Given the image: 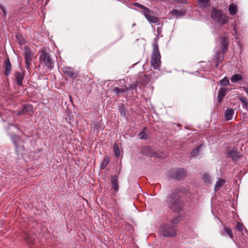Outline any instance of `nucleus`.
Segmentation results:
<instances>
[{
	"label": "nucleus",
	"instance_id": "nucleus-9",
	"mask_svg": "<svg viewBox=\"0 0 248 248\" xmlns=\"http://www.w3.org/2000/svg\"><path fill=\"white\" fill-rule=\"evenodd\" d=\"M24 57L26 62V68L29 70L32 60V53L30 47L25 46L24 48Z\"/></svg>",
	"mask_w": 248,
	"mask_h": 248
},
{
	"label": "nucleus",
	"instance_id": "nucleus-34",
	"mask_svg": "<svg viewBox=\"0 0 248 248\" xmlns=\"http://www.w3.org/2000/svg\"><path fill=\"white\" fill-rule=\"evenodd\" d=\"M25 112H31L33 111V106L31 105H27L23 107Z\"/></svg>",
	"mask_w": 248,
	"mask_h": 248
},
{
	"label": "nucleus",
	"instance_id": "nucleus-2",
	"mask_svg": "<svg viewBox=\"0 0 248 248\" xmlns=\"http://www.w3.org/2000/svg\"><path fill=\"white\" fill-rule=\"evenodd\" d=\"M159 38V35H157L154 40L153 53L151 60V64L155 70L158 69L161 65V56L158 45Z\"/></svg>",
	"mask_w": 248,
	"mask_h": 248
},
{
	"label": "nucleus",
	"instance_id": "nucleus-3",
	"mask_svg": "<svg viewBox=\"0 0 248 248\" xmlns=\"http://www.w3.org/2000/svg\"><path fill=\"white\" fill-rule=\"evenodd\" d=\"M211 17L213 21L220 26L227 24L229 21V17L224 13L221 9L213 8L211 12Z\"/></svg>",
	"mask_w": 248,
	"mask_h": 248
},
{
	"label": "nucleus",
	"instance_id": "nucleus-44",
	"mask_svg": "<svg viewBox=\"0 0 248 248\" xmlns=\"http://www.w3.org/2000/svg\"><path fill=\"white\" fill-rule=\"evenodd\" d=\"M149 150H150V148L149 147H145V148H144V151H149Z\"/></svg>",
	"mask_w": 248,
	"mask_h": 248
},
{
	"label": "nucleus",
	"instance_id": "nucleus-36",
	"mask_svg": "<svg viewBox=\"0 0 248 248\" xmlns=\"http://www.w3.org/2000/svg\"><path fill=\"white\" fill-rule=\"evenodd\" d=\"M239 100L243 103V107L248 109V102L245 97H241Z\"/></svg>",
	"mask_w": 248,
	"mask_h": 248
},
{
	"label": "nucleus",
	"instance_id": "nucleus-45",
	"mask_svg": "<svg viewBox=\"0 0 248 248\" xmlns=\"http://www.w3.org/2000/svg\"><path fill=\"white\" fill-rule=\"evenodd\" d=\"M233 30L235 31V33H236V25H234V27H233Z\"/></svg>",
	"mask_w": 248,
	"mask_h": 248
},
{
	"label": "nucleus",
	"instance_id": "nucleus-5",
	"mask_svg": "<svg viewBox=\"0 0 248 248\" xmlns=\"http://www.w3.org/2000/svg\"><path fill=\"white\" fill-rule=\"evenodd\" d=\"M160 234L165 237H174L177 235L176 228L169 224H162L159 228Z\"/></svg>",
	"mask_w": 248,
	"mask_h": 248
},
{
	"label": "nucleus",
	"instance_id": "nucleus-27",
	"mask_svg": "<svg viewBox=\"0 0 248 248\" xmlns=\"http://www.w3.org/2000/svg\"><path fill=\"white\" fill-rule=\"evenodd\" d=\"M210 0H198V5L200 7H206L209 4Z\"/></svg>",
	"mask_w": 248,
	"mask_h": 248
},
{
	"label": "nucleus",
	"instance_id": "nucleus-18",
	"mask_svg": "<svg viewBox=\"0 0 248 248\" xmlns=\"http://www.w3.org/2000/svg\"><path fill=\"white\" fill-rule=\"evenodd\" d=\"M18 85L22 86V82L24 78L23 72H16L15 74Z\"/></svg>",
	"mask_w": 248,
	"mask_h": 248
},
{
	"label": "nucleus",
	"instance_id": "nucleus-12",
	"mask_svg": "<svg viewBox=\"0 0 248 248\" xmlns=\"http://www.w3.org/2000/svg\"><path fill=\"white\" fill-rule=\"evenodd\" d=\"M3 68L4 70V74L8 76L11 74L12 71V64L10 62L9 57H8L3 62Z\"/></svg>",
	"mask_w": 248,
	"mask_h": 248
},
{
	"label": "nucleus",
	"instance_id": "nucleus-46",
	"mask_svg": "<svg viewBox=\"0 0 248 248\" xmlns=\"http://www.w3.org/2000/svg\"><path fill=\"white\" fill-rule=\"evenodd\" d=\"M244 89L245 90V91H246V92H247V93H248V88H246V87H244Z\"/></svg>",
	"mask_w": 248,
	"mask_h": 248
},
{
	"label": "nucleus",
	"instance_id": "nucleus-13",
	"mask_svg": "<svg viewBox=\"0 0 248 248\" xmlns=\"http://www.w3.org/2000/svg\"><path fill=\"white\" fill-rule=\"evenodd\" d=\"M138 82L141 85H146L150 81V78L148 75L141 74L138 76Z\"/></svg>",
	"mask_w": 248,
	"mask_h": 248
},
{
	"label": "nucleus",
	"instance_id": "nucleus-4",
	"mask_svg": "<svg viewBox=\"0 0 248 248\" xmlns=\"http://www.w3.org/2000/svg\"><path fill=\"white\" fill-rule=\"evenodd\" d=\"M49 48H43L41 50L40 60L49 69H52L54 67V62L51 57Z\"/></svg>",
	"mask_w": 248,
	"mask_h": 248
},
{
	"label": "nucleus",
	"instance_id": "nucleus-43",
	"mask_svg": "<svg viewBox=\"0 0 248 248\" xmlns=\"http://www.w3.org/2000/svg\"><path fill=\"white\" fill-rule=\"evenodd\" d=\"M25 113V111H24V109L23 108L21 110H19V111H18L17 112V115H22V114H24Z\"/></svg>",
	"mask_w": 248,
	"mask_h": 248
},
{
	"label": "nucleus",
	"instance_id": "nucleus-8",
	"mask_svg": "<svg viewBox=\"0 0 248 248\" xmlns=\"http://www.w3.org/2000/svg\"><path fill=\"white\" fill-rule=\"evenodd\" d=\"M218 41L220 45L221 53H226L229 45V38L227 36H221L218 37Z\"/></svg>",
	"mask_w": 248,
	"mask_h": 248
},
{
	"label": "nucleus",
	"instance_id": "nucleus-11",
	"mask_svg": "<svg viewBox=\"0 0 248 248\" xmlns=\"http://www.w3.org/2000/svg\"><path fill=\"white\" fill-rule=\"evenodd\" d=\"M63 73L68 77L75 79L78 77V73L75 72L74 69L70 67H64L63 68Z\"/></svg>",
	"mask_w": 248,
	"mask_h": 248
},
{
	"label": "nucleus",
	"instance_id": "nucleus-37",
	"mask_svg": "<svg viewBox=\"0 0 248 248\" xmlns=\"http://www.w3.org/2000/svg\"><path fill=\"white\" fill-rule=\"evenodd\" d=\"M200 146H198L196 149L193 150V151L191 152V155L192 157L196 156L198 155L199 154L200 152Z\"/></svg>",
	"mask_w": 248,
	"mask_h": 248
},
{
	"label": "nucleus",
	"instance_id": "nucleus-35",
	"mask_svg": "<svg viewBox=\"0 0 248 248\" xmlns=\"http://www.w3.org/2000/svg\"><path fill=\"white\" fill-rule=\"evenodd\" d=\"M113 148H114V151L115 155L117 157H119L120 156V149H119V146L118 145V144L115 143L113 145Z\"/></svg>",
	"mask_w": 248,
	"mask_h": 248
},
{
	"label": "nucleus",
	"instance_id": "nucleus-40",
	"mask_svg": "<svg viewBox=\"0 0 248 248\" xmlns=\"http://www.w3.org/2000/svg\"><path fill=\"white\" fill-rule=\"evenodd\" d=\"M175 3H183L186 4L187 3L186 0H172Z\"/></svg>",
	"mask_w": 248,
	"mask_h": 248
},
{
	"label": "nucleus",
	"instance_id": "nucleus-1",
	"mask_svg": "<svg viewBox=\"0 0 248 248\" xmlns=\"http://www.w3.org/2000/svg\"><path fill=\"white\" fill-rule=\"evenodd\" d=\"M181 191L182 189L179 188L177 191L172 192L167 197V205L169 209L174 213H180L185 206L184 202L179 194Z\"/></svg>",
	"mask_w": 248,
	"mask_h": 248
},
{
	"label": "nucleus",
	"instance_id": "nucleus-6",
	"mask_svg": "<svg viewBox=\"0 0 248 248\" xmlns=\"http://www.w3.org/2000/svg\"><path fill=\"white\" fill-rule=\"evenodd\" d=\"M169 175L174 179L181 180L186 176V172L184 169L174 168L170 171Z\"/></svg>",
	"mask_w": 248,
	"mask_h": 248
},
{
	"label": "nucleus",
	"instance_id": "nucleus-38",
	"mask_svg": "<svg viewBox=\"0 0 248 248\" xmlns=\"http://www.w3.org/2000/svg\"><path fill=\"white\" fill-rule=\"evenodd\" d=\"M138 83H139L137 81L136 83L134 82L133 84H132L129 87H128L129 90L130 89H132L133 90H135V91L136 92L137 90V88L139 86Z\"/></svg>",
	"mask_w": 248,
	"mask_h": 248
},
{
	"label": "nucleus",
	"instance_id": "nucleus-41",
	"mask_svg": "<svg viewBox=\"0 0 248 248\" xmlns=\"http://www.w3.org/2000/svg\"><path fill=\"white\" fill-rule=\"evenodd\" d=\"M0 8L2 10V11L3 13V16L5 17L6 16V14H7L6 9L4 8V6L2 4H0Z\"/></svg>",
	"mask_w": 248,
	"mask_h": 248
},
{
	"label": "nucleus",
	"instance_id": "nucleus-25",
	"mask_svg": "<svg viewBox=\"0 0 248 248\" xmlns=\"http://www.w3.org/2000/svg\"><path fill=\"white\" fill-rule=\"evenodd\" d=\"M109 162V158L108 156H106L104 157L103 160L101 163L100 167L101 170L105 169L108 166Z\"/></svg>",
	"mask_w": 248,
	"mask_h": 248
},
{
	"label": "nucleus",
	"instance_id": "nucleus-16",
	"mask_svg": "<svg viewBox=\"0 0 248 248\" xmlns=\"http://www.w3.org/2000/svg\"><path fill=\"white\" fill-rule=\"evenodd\" d=\"M170 13L171 14L172 16L176 17H179L184 16L186 14V10L181 9H173L170 12Z\"/></svg>",
	"mask_w": 248,
	"mask_h": 248
},
{
	"label": "nucleus",
	"instance_id": "nucleus-28",
	"mask_svg": "<svg viewBox=\"0 0 248 248\" xmlns=\"http://www.w3.org/2000/svg\"><path fill=\"white\" fill-rule=\"evenodd\" d=\"M147 129L146 127H144L142 131L139 134L140 138L142 140H147L148 138L147 134L145 132Z\"/></svg>",
	"mask_w": 248,
	"mask_h": 248
},
{
	"label": "nucleus",
	"instance_id": "nucleus-39",
	"mask_svg": "<svg viewBox=\"0 0 248 248\" xmlns=\"http://www.w3.org/2000/svg\"><path fill=\"white\" fill-rule=\"evenodd\" d=\"M181 220V217L180 216H178L172 219V223L173 224L177 223L179 221Z\"/></svg>",
	"mask_w": 248,
	"mask_h": 248
},
{
	"label": "nucleus",
	"instance_id": "nucleus-20",
	"mask_svg": "<svg viewBox=\"0 0 248 248\" xmlns=\"http://www.w3.org/2000/svg\"><path fill=\"white\" fill-rule=\"evenodd\" d=\"M234 110L232 108L227 109L225 113V117L227 121L231 120L233 116Z\"/></svg>",
	"mask_w": 248,
	"mask_h": 248
},
{
	"label": "nucleus",
	"instance_id": "nucleus-24",
	"mask_svg": "<svg viewBox=\"0 0 248 248\" xmlns=\"http://www.w3.org/2000/svg\"><path fill=\"white\" fill-rule=\"evenodd\" d=\"M243 79V77L241 74H236L232 75L231 77V80L233 83L238 82Z\"/></svg>",
	"mask_w": 248,
	"mask_h": 248
},
{
	"label": "nucleus",
	"instance_id": "nucleus-29",
	"mask_svg": "<svg viewBox=\"0 0 248 248\" xmlns=\"http://www.w3.org/2000/svg\"><path fill=\"white\" fill-rule=\"evenodd\" d=\"M244 228L246 229L245 227L243 226V224L239 221H237L236 223V225L235 227L233 228V229L235 231L241 232Z\"/></svg>",
	"mask_w": 248,
	"mask_h": 248
},
{
	"label": "nucleus",
	"instance_id": "nucleus-10",
	"mask_svg": "<svg viewBox=\"0 0 248 248\" xmlns=\"http://www.w3.org/2000/svg\"><path fill=\"white\" fill-rule=\"evenodd\" d=\"M153 14V12L148 9V11L144 12V13L143 15L149 22L152 23H156L160 21L159 18L154 16Z\"/></svg>",
	"mask_w": 248,
	"mask_h": 248
},
{
	"label": "nucleus",
	"instance_id": "nucleus-17",
	"mask_svg": "<svg viewBox=\"0 0 248 248\" xmlns=\"http://www.w3.org/2000/svg\"><path fill=\"white\" fill-rule=\"evenodd\" d=\"M111 183L112 184V188L115 191H117L119 189L118 177L116 175L113 176L111 178Z\"/></svg>",
	"mask_w": 248,
	"mask_h": 248
},
{
	"label": "nucleus",
	"instance_id": "nucleus-30",
	"mask_svg": "<svg viewBox=\"0 0 248 248\" xmlns=\"http://www.w3.org/2000/svg\"><path fill=\"white\" fill-rule=\"evenodd\" d=\"M92 128L94 131H98L101 128V124L100 122H93Z\"/></svg>",
	"mask_w": 248,
	"mask_h": 248
},
{
	"label": "nucleus",
	"instance_id": "nucleus-47",
	"mask_svg": "<svg viewBox=\"0 0 248 248\" xmlns=\"http://www.w3.org/2000/svg\"><path fill=\"white\" fill-rule=\"evenodd\" d=\"M17 129L18 130L20 131V132H21V130L18 127H17Z\"/></svg>",
	"mask_w": 248,
	"mask_h": 248
},
{
	"label": "nucleus",
	"instance_id": "nucleus-19",
	"mask_svg": "<svg viewBox=\"0 0 248 248\" xmlns=\"http://www.w3.org/2000/svg\"><path fill=\"white\" fill-rule=\"evenodd\" d=\"M226 89L225 88H221L219 90L217 94V100L218 102H220L224 97L226 95Z\"/></svg>",
	"mask_w": 248,
	"mask_h": 248
},
{
	"label": "nucleus",
	"instance_id": "nucleus-15",
	"mask_svg": "<svg viewBox=\"0 0 248 248\" xmlns=\"http://www.w3.org/2000/svg\"><path fill=\"white\" fill-rule=\"evenodd\" d=\"M226 53H222L221 50L216 52L215 57L216 59V64L217 67L219 63H221L224 60V54Z\"/></svg>",
	"mask_w": 248,
	"mask_h": 248
},
{
	"label": "nucleus",
	"instance_id": "nucleus-14",
	"mask_svg": "<svg viewBox=\"0 0 248 248\" xmlns=\"http://www.w3.org/2000/svg\"><path fill=\"white\" fill-rule=\"evenodd\" d=\"M129 91V88L127 87L126 85L122 86V87H114L113 89V92L114 93L117 95H120L124 94L125 92Z\"/></svg>",
	"mask_w": 248,
	"mask_h": 248
},
{
	"label": "nucleus",
	"instance_id": "nucleus-42",
	"mask_svg": "<svg viewBox=\"0 0 248 248\" xmlns=\"http://www.w3.org/2000/svg\"><path fill=\"white\" fill-rule=\"evenodd\" d=\"M119 111L122 115L125 116V112L124 109L123 108H119Z\"/></svg>",
	"mask_w": 248,
	"mask_h": 248
},
{
	"label": "nucleus",
	"instance_id": "nucleus-33",
	"mask_svg": "<svg viewBox=\"0 0 248 248\" xmlns=\"http://www.w3.org/2000/svg\"><path fill=\"white\" fill-rule=\"evenodd\" d=\"M203 180L206 184H209L211 183L210 177L208 174H204L202 177Z\"/></svg>",
	"mask_w": 248,
	"mask_h": 248
},
{
	"label": "nucleus",
	"instance_id": "nucleus-23",
	"mask_svg": "<svg viewBox=\"0 0 248 248\" xmlns=\"http://www.w3.org/2000/svg\"><path fill=\"white\" fill-rule=\"evenodd\" d=\"M239 153L236 150H230L228 152V156L229 157L232 158V159H236L239 158Z\"/></svg>",
	"mask_w": 248,
	"mask_h": 248
},
{
	"label": "nucleus",
	"instance_id": "nucleus-7",
	"mask_svg": "<svg viewBox=\"0 0 248 248\" xmlns=\"http://www.w3.org/2000/svg\"><path fill=\"white\" fill-rule=\"evenodd\" d=\"M11 140L16 147V152L18 153L25 151L24 145L21 143L22 142L21 138L16 134H13L11 136Z\"/></svg>",
	"mask_w": 248,
	"mask_h": 248
},
{
	"label": "nucleus",
	"instance_id": "nucleus-26",
	"mask_svg": "<svg viewBox=\"0 0 248 248\" xmlns=\"http://www.w3.org/2000/svg\"><path fill=\"white\" fill-rule=\"evenodd\" d=\"M224 232L226 235H228L231 239H233V235L232 232V230L229 227H224Z\"/></svg>",
	"mask_w": 248,
	"mask_h": 248
},
{
	"label": "nucleus",
	"instance_id": "nucleus-31",
	"mask_svg": "<svg viewBox=\"0 0 248 248\" xmlns=\"http://www.w3.org/2000/svg\"><path fill=\"white\" fill-rule=\"evenodd\" d=\"M134 5H135L137 7H138V8H140L141 9H142V14H143L144 13V12L148 11V9L149 8H147L145 6H144V5H143L138 3V2L134 3Z\"/></svg>",
	"mask_w": 248,
	"mask_h": 248
},
{
	"label": "nucleus",
	"instance_id": "nucleus-32",
	"mask_svg": "<svg viewBox=\"0 0 248 248\" xmlns=\"http://www.w3.org/2000/svg\"><path fill=\"white\" fill-rule=\"evenodd\" d=\"M229 84V80L227 77H224L220 81V84L222 86H227Z\"/></svg>",
	"mask_w": 248,
	"mask_h": 248
},
{
	"label": "nucleus",
	"instance_id": "nucleus-22",
	"mask_svg": "<svg viewBox=\"0 0 248 248\" xmlns=\"http://www.w3.org/2000/svg\"><path fill=\"white\" fill-rule=\"evenodd\" d=\"M229 11L232 16H234L237 12V6L236 5L231 3L229 6Z\"/></svg>",
	"mask_w": 248,
	"mask_h": 248
},
{
	"label": "nucleus",
	"instance_id": "nucleus-21",
	"mask_svg": "<svg viewBox=\"0 0 248 248\" xmlns=\"http://www.w3.org/2000/svg\"><path fill=\"white\" fill-rule=\"evenodd\" d=\"M225 183V181L219 178L218 181L216 183L215 186V191H217L218 190H219L223 186Z\"/></svg>",
	"mask_w": 248,
	"mask_h": 248
}]
</instances>
